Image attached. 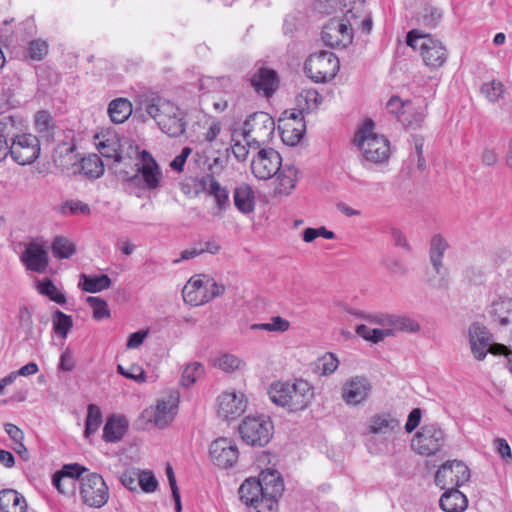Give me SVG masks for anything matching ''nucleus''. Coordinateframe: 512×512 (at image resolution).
Returning <instances> with one entry per match:
<instances>
[{
	"instance_id": "1",
	"label": "nucleus",
	"mask_w": 512,
	"mask_h": 512,
	"mask_svg": "<svg viewBox=\"0 0 512 512\" xmlns=\"http://www.w3.org/2000/svg\"><path fill=\"white\" fill-rule=\"evenodd\" d=\"M267 393L275 405L290 413L304 411L314 398L313 387L303 379H295L293 382L275 381L270 384Z\"/></svg>"
},
{
	"instance_id": "2",
	"label": "nucleus",
	"mask_w": 512,
	"mask_h": 512,
	"mask_svg": "<svg viewBox=\"0 0 512 512\" xmlns=\"http://www.w3.org/2000/svg\"><path fill=\"white\" fill-rule=\"evenodd\" d=\"M360 1L354 2V6L344 12V17L331 19L322 30V40L331 48L346 47L352 43L353 26L362 10Z\"/></svg>"
},
{
	"instance_id": "3",
	"label": "nucleus",
	"mask_w": 512,
	"mask_h": 512,
	"mask_svg": "<svg viewBox=\"0 0 512 512\" xmlns=\"http://www.w3.org/2000/svg\"><path fill=\"white\" fill-rule=\"evenodd\" d=\"M373 129V121L370 119L365 121L355 134L354 143L367 161L376 164L384 163L390 155L389 141L384 136L375 134Z\"/></svg>"
},
{
	"instance_id": "4",
	"label": "nucleus",
	"mask_w": 512,
	"mask_h": 512,
	"mask_svg": "<svg viewBox=\"0 0 512 512\" xmlns=\"http://www.w3.org/2000/svg\"><path fill=\"white\" fill-rule=\"evenodd\" d=\"M406 42L414 50L420 51L425 65L430 68L441 67L447 61V49L440 40L430 34L413 29L408 32Z\"/></svg>"
},
{
	"instance_id": "5",
	"label": "nucleus",
	"mask_w": 512,
	"mask_h": 512,
	"mask_svg": "<svg viewBox=\"0 0 512 512\" xmlns=\"http://www.w3.org/2000/svg\"><path fill=\"white\" fill-rule=\"evenodd\" d=\"M275 131V122L266 112H255L243 123L242 137L248 148L259 149L269 144Z\"/></svg>"
},
{
	"instance_id": "6",
	"label": "nucleus",
	"mask_w": 512,
	"mask_h": 512,
	"mask_svg": "<svg viewBox=\"0 0 512 512\" xmlns=\"http://www.w3.org/2000/svg\"><path fill=\"white\" fill-rule=\"evenodd\" d=\"M273 422L269 416H247L239 425L242 440L251 446L264 447L272 438Z\"/></svg>"
},
{
	"instance_id": "7",
	"label": "nucleus",
	"mask_w": 512,
	"mask_h": 512,
	"mask_svg": "<svg viewBox=\"0 0 512 512\" xmlns=\"http://www.w3.org/2000/svg\"><path fill=\"white\" fill-rule=\"evenodd\" d=\"M447 435L437 423L424 424L411 441L412 449L423 456H432L441 452L446 445Z\"/></svg>"
},
{
	"instance_id": "8",
	"label": "nucleus",
	"mask_w": 512,
	"mask_h": 512,
	"mask_svg": "<svg viewBox=\"0 0 512 512\" xmlns=\"http://www.w3.org/2000/svg\"><path fill=\"white\" fill-rule=\"evenodd\" d=\"M224 291L225 287L213 279L203 280L201 276H194L183 287L182 295L186 303L199 306L222 295Z\"/></svg>"
},
{
	"instance_id": "9",
	"label": "nucleus",
	"mask_w": 512,
	"mask_h": 512,
	"mask_svg": "<svg viewBox=\"0 0 512 512\" xmlns=\"http://www.w3.org/2000/svg\"><path fill=\"white\" fill-rule=\"evenodd\" d=\"M340 68L339 59L329 51L311 54L305 62V72L315 82H327L333 79Z\"/></svg>"
},
{
	"instance_id": "10",
	"label": "nucleus",
	"mask_w": 512,
	"mask_h": 512,
	"mask_svg": "<svg viewBox=\"0 0 512 512\" xmlns=\"http://www.w3.org/2000/svg\"><path fill=\"white\" fill-rule=\"evenodd\" d=\"M469 343L472 354L477 360H483L487 353L500 355L507 351L506 345L492 343L491 333L485 326L479 323H473L470 325Z\"/></svg>"
},
{
	"instance_id": "11",
	"label": "nucleus",
	"mask_w": 512,
	"mask_h": 512,
	"mask_svg": "<svg viewBox=\"0 0 512 512\" xmlns=\"http://www.w3.org/2000/svg\"><path fill=\"white\" fill-rule=\"evenodd\" d=\"M40 150V141L37 136L22 133L13 138V141L9 144L8 155L19 165H29L39 157Z\"/></svg>"
},
{
	"instance_id": "12",
	"label": "nucleus",
	"mask_w": 512,
	"mask_h": 512,
	"mask_svg": "<svg viewBox=\"0 0 512 512\" xmlns=\"http://www.w3.org/2000/svg\"><path fill=\"white\" fill-rule=\"evenodd\" d=\"M80 494L83 502L94 508H101L109 498L108 487L102 476L97 473L81 476Z\"/></svg>"
},
{
	"instance_id": "13",
	"label": "nucleus",
	"mask_w": 512,
	"mask_h": 512,
	"mask_svg": "<svg viewBox=\"0 0 512 512\" xmlns=\"http://www.w3.org/2000/svg\"><path fill=\"white\" fill-rule=\"evenodd\" d=\"M282 165L281 155L273 148L258 149L251 162L252 174L259 180H268L277 174Z\"/></svg>"
},
{
	"instance_id": "14",
	"label": "nucleus",
	"mask_w": 512,
	"mask_h": 512,
	"mask_svg": "<svg viewBox=\"0 0 512 512\" xmlns=\"http://www.w3.org/2000/svg\"><path fill=\"white\" fill-rule=\"evenodd\" d=\"M140 162L136 164L137 173L130 178L136 184L142 183V187L148 190L157 189L162 177L161 170L152 155L143 150L140 152Z\"/></svg>"
},
{
	"instance_id": "15",
	"label": "nucleus",
	"mask_w": 512,
	"mask_h": 512,
	"mask_svg": "<svg viewBox=\"0 0 512 512\" xmlns=\"http://www.w3.org/2000/svg\"><path fill=\"white\" fill-rule=\"evenodd\" d=\"M470 471L467 465L458 460L442 464L435 474V483L441 489L458 487L469 481Z\"/></svg>"
},
{
	"instance_id": "16",
	"label": "nucleus",
	"mask_w": 512,
	"mask_h": 512,
	"mask_svg": "<svg viewBox=\"0 0 512 512\" xmlns=\"http://www.w3.org/2000/svg\"><path fill=\"white\" fill-rule=\"evenodd\" d=\"M212 462L220 468H230L238 460L239 452L236 444L228 438H218L210 445Z\"/></svg>"
},
{
	"instance_id": "17",
	"label": "nucleus",
	"mask_w": 512,
	"mask_h": 512,
	"mask_svg": "<svg viewBox=\"0 0 512 512\" xmlns=\"http://www.w3.org/2000/svg\"><path fill=\"white\" fill-rule=\"evenodd\" d=\"M370 381L363 376L348 379L342 386V398L347 405L357 406L364 403L371 392Z\"/></svg>"
},
{
	"instance_id": "18",
	"label": "nucleus",
	"mask_w": 512,
	"mask_h": 512,
	"mask_svg": "<svg viewBox=\"0 0 512 512\" xmlns=\"http://www.w3.org/2000/svg\"><path fill=\"white\" fill-rule=\"evenodd\" d=\"M247 407V399L241 392H224L218 397V415L226 420L241 416Z\"/></svg>"
},
{
	"instance_id": "19",
	"label": "nucleus",
	"mask_w": 512,
	"mask_h": 512,
	"mask_svg": "<svg viewBox=\"0 0 512 512\" xmlns=\"http://www.w3.org/2000/svg\"><path fill=\"white\" fill-rule=\"evenodd\" d=\"M87 469L78 463L66 464L61 470L54 473L52 484L62 494H70L74 491L75 481L81 480V476Z\"/></svg>"
},
{
	"instance_id": "20",
	"label": "nucleus",
	"mask_w": 512,
	"mask_h": 512,
	"mask_svg": "<svg viewBox=\"0 0 512 512\" xmlns=\"http://www.w3.org/2000/svg\"><path fill=\"white\" fill-rule=\"evenodd\" d=\"M179 397L177 393H172L158 400L156 408L151 412L150 421L159 428H165L174 419L177 414Z\"/></svg>"
},
{
	"instance_id": "21",
	"label": "nucleus",
	"mask_w": 512,
	"mask_h": 512,
	"mask_svg": "<svg viewBox=\"0 0 512 512\" xmlns=\"http://www.w3.org/2000/svg\"><path fill=\"white\" fill-rule=\"evenodd\" d=\"M144 110L153 118L158 126H165V121L171 115H176L177 106L162 97L146 98L142 103Z\"/></svg>"
},
{
	"instance_id": "22",
	"label": "nucleus",
	"mask_w": 512,
	"mask_h": 512,
	"mask_svg": "<svg viewBox=\"0 0 512 512\" xmlns=\"http://www.w3.org/2000/svg\"><path fill=\"white\" fill-rule=\"evenodd\" d=\"M21 260L30 271L43 273L48 266L47 251L37 243L27 245Z\"/></svg>"
},
{
	"instance_id": "23",
	"label": "nucleus",
	"mask_w": 512,
	"mask_h": 512,
	"mask_svg": "<svg viewBox=\"0 0 512 512\" xmlns=\"http://www.w3.org/2000/svg\"><path fill=\"white\" fill-rule=\"evenodd\" d=\"M251 85L257 93L271 96L278 88V77L274 70L259 68L251 77Z\"/></svg>"
},
{
	"instance_id": "24",
	"label": "nucleus",
	"mask_w": 512,
	"mask_h": 512,
	"mask_svg": "<svg viewBox=\"0 0 512 512\" xmlns=\"http://www.w3.org/2000/svg\"><path fill=\"white\" fill-rule=\"evenodd\" d=\"M235 207L243 214H249L255 208V195L252 187L247 183H241L233 192Z\"/></svg>"
},
{
	"instance_id": "25",
	"label": "nucleus",
	"mask_w": 512,
	"mask_h": 512,
	"mask_svg": "<svg viewBox=\"0 0 512 512\" xmlns=\"http://www.w3.org/2000/svg\"><path fill=\"white\" fill-rule=\"evenodd\" d=\"M467 504L466 496L455 487L447 488L439 501L441 509L445 512H463Z\"/></svg>"
},
{
	"instance_id": "26",
	"label": "nucleus",
	"mask_w": 512,
	"mask_h": 512,
	"mask_svg": "<svg viewBox=\"0 0 512 512\" xmlns=\"http://www.w3.org/2000/svg\"><path fill=\"white\" fill-rule=\"evenodd\" d=\"M448 248L449 243L441 234H435L431 237L429 247V259L435 272L438 275L442 273L443 257Z\"/></svg>"
},
{
	"instance_id": "27",
	"label": "nucleus",
	"mask_w": 512,
	"mask_h": 512,
	"mask_svg": "<svg viewBox=\"0 0 512 512\" xmlns=\"http://www.w3.org/2000/svg\"><path fill=\"white\" fill-rule=\"evenodd\" d=\"M0 510L2 512H27L26 499L16 490H2L0 492Z\"/></svg>"
},
{
	"instance_id": "28",
	"label": "nucleus",
	"mask_w": 512,
	"mask_h": 512,
	"mask_svg": "<svg viewBox=\"0 0 512 512\" xmlns=\"http://www.w3.org/2000/svg\"><path fill=\"white\" fill-rule=\"evenodd\" d=\"M34 126L37 133L46 140H53L57 125L53 116L47 110H40L34 116Z\"/></svg>"
},
{
	"instance_id": "29",
	"label": "nucleus",
	"mask_w": 512,
	"mask_h": 512,
	"mask_svg": "<svg viewBox=\"0 0 512 512\" xmlns=\"http://www.w3.org/2000/svg\"><path fill=\"white\" fill-rule=\"evenodd\" d=\"M128 427L124 417L113 415L108 418L103 428V439L106 442H117L122 439Z\"/></svg>"
},
{
	"instance_id": "30",
	"label": "nucleus",
	"mask_w": 512,
	"mask_h": 512,
	"mask_svg": "<svg viewBox=\"0 0 512 512\" xmlns=\"http://www.w3.org/2000/svg\"><path fill=\"white\" fill-rule=\"evenodd\" d=\"M298 170L292 165H281L280 170L275 176H277L278 185L275 188V192L278 194L288 195L295 188L297 181Z\"/></svg>"
},
{
	"instance_id": "31",
	"label": "nucleus",
	"mask_w": 512,
	"mask_h": 512,
	"mask_svg": "<svg viewBox=\"0 0 512 512\" xmlns=\"http://www.w3.org/2000/svg\"><path fill=\"white\" fill-rule=\"evenodd\" d=\"M111 279L106 274L101 275H80L79 287L88 293H98L110 288Z\"/></svg>"
},
{
	"instance_id": "32",
	"label": "nucleus",
	"mask_w": 512,
	"mask_h": 512,
	"mask_svg": "<svg viewBox=\"0 0 512 512\" xmlns=\"http://www.w3.org/2000/svg\"><path fill=\"white\" fill-rule=\"evenodd\" d=\"M261 483L264 494L279 496L283 491V481L278 472L273 470L262 471L257 479Z\"/></svg>"
},
{
	"instance_id": "33",
	"label": "nucleus",
	"mask_w": 512,
	"mask_h": 512,
	"mask_svg": "<svg viewBox=\"0 0 512 512\" xmlns=\"http://www.w3.org/2000/svg\"><path fill=\"white\" fill-rule=\"evenodd\" d=\"M263 494L261 483L256 478L246 479L239 488L240 499L248 506L257 502Z\"/></svg>"
},
{
	"instance_id": "34",
	"label": "nucleus",
	"mask_w": 512,
	"mask_h": 512,
	"mask_svg": "<svg viewBox=\"0 0 512 512\" xmlns=\"http://www.w3.org/2000/svg\"><path fill=\"white\" fill-rule=\"evenodd\" d=\"M207 192L215 199L219 213L225 211L229 205V191L223 187L213 176L208 177Z\"/></svg>"
},
{
	"instance_id": "35",
	"label": "nucleus",
	"mask_w": 512,
	"mask_h": 512,
	"mask_svg": "<svg viewBox=\"0 0 512 512\" xmlns=\"http://www.w3.org/2000/svg\"><path fill=\"white\" fill-rule=\"evenodd\" d=\"M108 113L112 122L123 123L132 113V104L126 98L114 99L109 104Z\"/></svg>"
},
{
	"instance_id": "36",
	"label": "nucleus",
	"mask_w": 512,
	"mask_h": 512,
	"mask_svg": "<svg viewBox=\"0 0 512 512\" xmlns=\"http://www.w3.org/2000/svg\"><path fill=\"white\" fill-rule=\"evenodd\" d=\"M369 432L387 434L399 428V421L389 415H374L369 420Z\"/></svg>"
},
{
	"instance_id": "37",
	"label": "nucleus",
	"mask_w": 512,
	"mask_h": 512,
	"mask_svg": "<svg viewBox=\"0 0 512 512\" xmlns=\"http://www.w3.org/2000/svg\"><path fill=\"white\" fill-rule=\"evenodd\" d=\"M175 114L168 117V120L165 121V126H159L161 131L170 137H179L186 131L185 115L178 106Z\"/></svg>"
},
{
	"instance_id": "38",
	"label": "nucleus",
	"mask_w": 512,
	"mask_h": 512,
	"mask_svg": "<svg viewBox=\"0 0 512 512\" xmlns=\"http://www.w3.org/2000/svg\"><path fill=\"white\" fill-rule=\"evenodd\" d=\"M281 138L284 143L294 146L300 142L304 135L305 124L304 122H297V126L291 123H283L280 126Z\"/></svg>"
},
{
	"instance_id": "39",
	"label": "nucleus",
	"mask_w": 512,
	"mask_h": 512,
	"mask_svg": "<svg viewBox=\"0 0 512 512\" xmlns=\"http://www.w3.org/2000/svg\"><path fill=\"white\" fill-rule=\"evenodd\" d=\"M20 121L14 116L5 115L0 117V136L9 144L20 132Z\"/></svg>"
},
{
	"instance_id": "40",
	"label": "nucleus",
	"mask_w": 512,
	"mask_h": 512,
	"mask_svg": "<svg viewBox=\"0 0 512 512\" xmlns=\"http://www.w3.org/2000/svg\"><path fill=\"white\" fill-rule=\"evenodd\" d=\"M102 424V412L95 404H89L87 408V417L85 421L84 436L90 438L95 434Z\"/></svg>"
},
{
	"instance_id": "41",
	"label": "nucleus",
	"mask_w": 512,
	"mask_h": 512,
	"mask_svg": "<svg viewBox=\"0 0 512 512\" xmlns=\"http://www.w3.org/2000/svg\"><path fill=\"white\" fill-rule=\"evenodd\" d=\"M76 251L75 245L68 238L58 236L53 240L52 253L60 259L70 258Z\"/></svg>"
},
{
	"instance_id": "42",
	"label": "nucleus",
	"mask_w": 512,
	"mask_h": 512,
	"mask_svg": "<svg viewBox=\"0 0 512 512\" xmlns=\"http://www.w3.org/2000/svg\"><path fill=\"white\" fill-rule=\"evenodd\" d=\"M81 167L84 174L91 178H98L104 172L103 163L96 154L83 158L81 162Z\"/></svg>"
},
{
	"instance_id": "43",
	"label": "nucleus",
	"mask_w": 512,
	"mask_h": 512,
	"mask_svg": "<svg viewBox=\"0 0 512 512\" xmlns=\"http://www.w3.org/2000/svg\"><path fill=\"white\" fill-rule=\"evenodd\" d=\"M390 326L393 328L392 330L409 333L418 332L420 329L419 323L408 316L391 315Z\"/></svg>"
},
{
	"instance_id": "44",
	"label": "nucleus",
	"mask_w": 512,
	"mask_h": 512,
	"mask_svg": "<svg viewBox=\"0 0 512 512\" xmlns=\"http://www.w3.org/2000/svg\"><path fill=\"white\" fill-rule=\"evenodd\" d=\"M53 329L55 333L65 338L73 325L71 316L56 310L52 317Z\"/></svg>"
},
{
	"instance_id": "45",
	"label": "nucleus",
	"mask_w": 512,
	"mask_h": 512,
	"mask_svg": "<svg viewBox=\"0 0 512 512\" xmlns=\"http://www.w3.org/2000/svg\"><path fill=\"white\" fill-rule=\"evenodd\" d=\"M86 302L90 305V307L93 310V318L95 320H103L110 318V310L108 307L107 302L100 298L95 296H88L86 299Z\"/></svg>"
},
{
	"instance_id": "46",
	"label": "nucleus",
	"mask_w": 512,
	"mask_h": 512,
	"mask_svg": "<svg viewBox=\"0 0 512 512\" xmlns=\"http://www.w3.org/2000/svg\"><path fill=\"white\" fill-rule=\"evenodd\" d=\"M289 327V321L280 316L272 317L270 323L252 324L250 326L252 330H265L269 332H285Z\"/></svg>"
},
{
	"instance_id": "47",
	"label": "nucleus",
	"mask_w": 512,
	"mask_h": 512,
	"mask_svg": "<svg viewBox=\"0 0 512 512\" xmlns=\"http://www.w3.org/2000/svg\"><path fill=\"white\" fill-rule=\"evenodd\" d=\"M204 374V367L199 362H193L186 366L182 373L181 383L185 387L193 385Z\"/></svg>"
},
{
	"instance_id": "48",
	"label": "nucleus",
	"mask_w": 512,
	"mask_h": 512,
	"mask_svg": "<svg viewBox=\"0 0 512 512\" xmlns=\"http://www.w3.org/2000/svg\"><path fill=\"white\" fill-rule=\"evenodd\" d=\"M38 289L41 294L48 296L52 301L56 302L57 304L62 305L66 303L65 295L57 289V287L52 283V281L48 279L43 280L42 282L39 283Z\"/></svg>"
},
{
	"instance_id": "49",
	"label": "nucleus",
	"mask_w": 512,
	"mask_h": 512,
	"mask_svg": "<svg viewBox=\"0 0 512 512\" xmlns=\"http://www.w3.org/2000/svg\"><path fill=\"white\" fill-rule=\"evenodd\" d=\"M493 311L500 318V323L507 325L512 314V299H499L493 303Z\"/></svg>"
},
{
	"instance_id": "50",
	"label": "nucleus",
	"mask_w": 512,
	"mask_h": 512,
	"mask_svg": "<svg viewBox=\"0 0 512 512\" xmlns=\"http://www.w3.org/2000/svg\"><path fill=\"white\" fill-rule=\"evenodd\" d=\"M249 507L250 512H277V496L263 494Z\"/></svg>"
},
{
	"instance_id": "51",
	"label": "nucleus",
	"mask_w": 512,
	"mask_h": 512,
	"mask_svg": "<svg viewBox=\"0 0 512 512\" xmlns=\"http://www.w3.org/2000/svg\"><path fill=\"white\" fill-rule=\"evenodd\" d=\"M504 91V85L496 80L486 82L481 87V92L491 102H496L501 99L503 97Z\"/></svg>"
},
{
	"instance_id": "52",
	"label": "nucleus",
	"mask_w": 512,
	"mask_h": 512,
	"mask_svg": "<svg viewBox=\"0 0 512 512\" xmlns=\"http://www.w3.org/2000/svg\"><path fill=\"white\" fill-rule=\"evenodd\" d=\"M442 18V11L433 6L426 5L421 12L422 23L427 27H435Z\"/></svg>"
},
{
	"instance_id": "53",
	"label": "nucleus",
	"mask_w": 512,
	"mask_h": 512,
	"mask_svg": "<svg viewBox=\"0 0 512 512\" xmlns=\"http://www.w3.org/2000/svg\"><path fill=\"white\" fill-rule=\"evenodd\" d=\"M98 150L103 157L114 159L116 162L121 161V155L119 153V144L117 141H101L98 144Z\"/></svg>"
},
{
	"instance_id": "54",
	"label": "nucleus",
	"mask_w": 512,
	"mask_h": 512,
	"mask_svg": "<svg viewBox=\"0 0 512 512\" xmlns=\"http://www.w3.org/2000/svg\"><path fill=\"white\" fill-rule=\"evenodd\" d=\"M244 363L238 357L231 354H224L217 360V365L225 372H234L241 368Z\"/></svg>"
},
{
	"instance_id": "55",
	"label": "nucleus",
	"mask_w": 512,
	"mask_h": 512,
	"mask_svg": "<svg viewBox=\"0 0 512 512\" xmlns=\"http://www.w3.org/2000/svg\"><path fill=\"white\" fill-rule=\"evenodd\" d=\"M28 56L33 60H42L48 53V45L42 40H33L29 43Z\"/></svg>"
},
{
	"instance_id": "56",
	"label": "nucleus",
	"mask_w": 512,
	"mask_h": 512,
	"mask_svg": "<svg viewBox=\"0 0 512 512\" xmlns=\"http://www.w3.org/2000/svg\"><path fill=\"white\" fill-rule=\"evenodd\" d=\"M139 487L147 493L154 492L158 487V481L150 471H140Z\"/></svg>"
},
{
	"instance_id": "57",
	"label": "nucleus",
	"mask_w": 512,
	"mask_h": 512,
	"mask_svg": "<svg viewBox=\"0 0 512 512\" xmlns=\"http://www.w3.org/2000/svg\"><path fill=\"white\" fill-rule=\"evenodd\" d=\"M339 365V360L333 353H327L319 359L318 367L322 370V374H332Z\"/></svg>"
},
{
	"instance_id": "58",
	"label": "nucleus",
	"mask_w": 512,
	"mask_h": 512,
	"mask_svg": "<svg viewBox=\"0 0 512 512\" xmlns=\"http://www.w3.org/2000/svg\"><path fill=\"white\" fill-rule=\"evenodd\" d=\"M140 470H127L125 471L120 480L121 483L129 490L136 491L139 486Z\"/></svg>"
},
{
	"instance_id": "59",
	"label": "nucleus",
	"mask_w": 512,
	"mask_h": 512,
	"mask_svg": "<svg viewBox=\"0 0 512 512\" xmlns=\"http://www.w3.org/2000/svg\"><path fill=\"white\" fill-rule=\"evenodd\" d=\"M20 327L27 336H30L33 328V321L30 311L27 307H21L18 312Z\"/></svg>"
},
{
	"instance_id": "60",
	"label": "nucleus",
	"mask_w": 512,
	"mask_h": 512,
	"mask_svg": "<svg viewBox=\"0 0 512 512\" xmlns=\"http://www.w3.org/2000/svg\"><path fill=\"white\" fill-rule=\"evenodd\" d=\"M63 208H68L71 214L89 215L91 210L90 207L79 200H70L64 204Z\"/></svg>"
},
{
	"instance_id": "61",
	"label": "nucleus",
	"mask_w": 512,
	"mask_h": 512,
	"mask_svg": "<svg viewBox=\"0 0 512 512\" xmlns=\"http://www.w3.org/2000/svg\"><path fill=\"white\" fill-rule=\"evenodd\" d=\"M4 429L6 433L10 436V438L15 442V444L19 445L21 448L27 451V449L22 443L24 439V434L22 430H20L16 425L11 423L5 424Z\"/></svg>"
},
{
	"instance_id": "62",
	"label": "nucleus",
	"mask_w": 512,
	"mask_h": 512,
	"mask_svg": "<svg viewBox=\"0 0 512 512\" xmlns=\"http://www.w3.org/2000/svg\"><path fill=\"white\" fill-rule=\"evenodd\" d=\"M386 108L391 114H395L397 117L406 113L405 104L397 96H393L389 99Z\"/></svg>"
},
{
	"instance_id": "63",
	"label": "nucleus",
	"mask_w": 512,
	"mask_h": 512,
	"mask_svg": "<svg viewBox=\"0 0 512 512\" xmlns=\"http://www.w3.org/2000/svg\"><path fill=\"white\" fill-rule=\"evenodd\" d=\"M191 148L184 147L179 155H177L170 163V167L177 171L182 172L184 164L188 158V156L191 154Z\"/></svg>"
},
{
	"instance_id": "64",
	"label": "nucleus",
	"mask_w": 512,
	"mask_h": 512,
	"mask_svg": "<svg viewBox=\"0 0 512 512\" xmlns=\"http://www.w3.org/2000/svg\"><path fill=\"white\" fill-rule=\"evenodd\" d=\"M420 421H421V410L419 408H415L408 415V419L405 424V430L408 433H411L418 427V425L420 424Z\"/></svg>"
}]
</instances>
